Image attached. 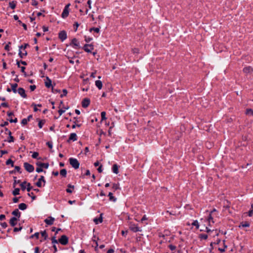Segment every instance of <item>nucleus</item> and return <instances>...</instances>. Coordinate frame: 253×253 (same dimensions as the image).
I'll list each match as a JSON object with an SVG mask.
<instances>
[{"label": "nucleus", "mask_w": 253, "mask_h": 253, "mask_svg": "<svg viewBox=\"0 0 253 253\" xmlns=\"http://www.w3.org/2000/svg\"><path fill=\"white\" fill-rule=\"evenodd\" d=\"M70 164L75 169H78L80 167V163L75 158H71L69 159Z\"/></svg>", "instance_id": "1"}, {"label": "nucleus", "mask_w": 253, "mask_h": 253, "mask_svg": "<svg viewBox=\"0 0 253 253\" xmlns=\"http://www.w3.org/2000/svg\"><path fill=\"white\" fill-rule=\"evenodd\" d=\"M129 228L132 231L134 232H141L142 231L141 229L138 227L137 225L132 222L129 223Z\"/></svg>", "instance_id": "2"}, {"label": "nucleus", "mask_w": 253, "mask_h": 253, "mask_svg": "<svg viewBox=\"0 0 253 253\" xmlns=\"http://www.w3.org/2000/svg\"><path fill=\"white\" fill-rule=\"evenodd\" d=\"M70 5V4L69 3L65 6V7L62 12V13L61 14V16L63 18H65L68 16L69 13V7Z\"/></svg>", "instance_id": "3"}, {"label": "nucleus", "mask_w": 253, "mask_h": 253, "mask_svg": "<svg viewBox=\"0 0 253 253\" xmlns=\"http://www.w3.org/2000/svg\"><path fill=\"white\" fill-rule=\"evenodd\" d=\"M59 242L63 245H66L68 243V238L66 235H62L59 239Z\"/></svg>", "instance_id": "4"}, {"label": "nucleus", "mask_w": 253, "mask_h": 253, "mask_svg": "<svg viewBox=\"0 0 253 253\" xmlns=\"http://www.w3.org/2000/svg\"><path fill=\"white\" fill-rule=\"evenodd\" d=\"M24 167L25 169L29 172H32L34 170V167L32 165H30L28 163H25L24 164Z\"/></svg>", "instance_id": "5"}, {"label": "nucleus", "mask_w": 253, "mask_h": 253, "mask_svg": "<svg viewBox=\"0 0 253 253\" xmlns=\"http://www.w3.org/2000/svg\"><path fill=\"white\" fill-rule=\"evenodd\" d=\"M203 219H201L200 222H199L197 220H195L194 222L192 223V225H194L196 227L197 229L199 228L200 225L202 226L203 225L204 226H205V225L204 224Z\"/></svg>", "instance_id": "6"}, {"label": "nucleus", "mask_w": 253, "mask_h": 253, "mask_svg": "<svg viewBox=\"0 0 253 253\" xmlns=\"http://www.w3.org/2000/svg\"><path fill=\"white\" fill-rule=\"evenodd\" d=\"M84 50L87 52H90L93 49V46L91 44H86L84 46Z\"/></svg>", "instance_id": "7"}, {"label": "nucleus", "mask_w": 253, "mask_h": 253, "mask_svg": "<svg viewBox=\"0 0 253 253\" xmlns=\"http://www.w3.org/2000/svg\"><path fill=\"white\" fill-rule=\"evenodd\" d=\"M59 38L62 41H64L67 38V34L65 31H62L59 33Z\"/></svg>", "instance_id": "8"}, {"label": "nucleus", "mask_w": 253, "mask_h": 253, "mask_svg": "<svg viewBox=\"0 0 253 253\" xmlns=\"http://www.w3.org/2000/svg\"><path fill=\"white\" fill-rule=\"evenodd\" d=\"M42 182H43L44 184L45 183L43 176H41L40 178L39 179L38 181L36 183V185L39 187H41L42 186ZM43 185H44V184Z\"/></svg>", "instance_id": "9"}, {"label": "nucleus", "mask_w": 253, "mask_h": 253, "mask_svg": "<svg viewBox=\"0 0 253 253\" xmlns=\"http://www.w3.org/2000/svg\"><path fill=\"white\" fill-rule=\"evenodd\" d=\"M89 103H90V100L88 98H85L84 99V100L82 101V106L84 108H86L88 106V105H89Z\"/></svg>", "instance_id": "10"}, {"label": "nucleus", "mask_w": 253, "mask_h": 253, "mask_svg": "<svg viewBox=\"0 0 253 253\" xmlns=\"http://www.w3.org/2000/svg\"><path fill=\"white\" fill-rule=\"evenodd\" d=\"M17 92L22 97L26 98L27 97L26 94L25 93V91L23 88H19L18 89Z\"/></svg>", "instance_id": "11"}, {"label": "nucleus", "mask_w": 253, "mask_h": 253, "mask_svg": "<svg viewBox=\"0 0 253 253\" xmlns=\"http://www.w3.org/2000/svg\"><path fill=\"white\" fill-rule=\"evenodd\" d=\"M54 221V218L51 216L46 218L44 220V222L48 225H52Z\"/></svg>", "instance_id": "12"}, {"label": "nucleus", "mask_w": 253, "mask_h": 253, "mask_svg": "<svg viewBox=\"0 0 253 253\" xmlns=\"http://www.w3.org/2000/svg\"><path fill=\"white\" fill-rule=\"evenodd\" d=\"M103 214L101 213L99 218H95L93 219V221L96 224H98L99 223H102L103 221Z\"/></svg>", "instance_id": "13"}, {"label": "nucleus", "mask_w": 253, "mask_h": 253, "mask_svg": "<svg viewBox=\"0 0 253 253\" xmlns=\"http://www.w3.org/2000/svg\"><path fill=\"white\" fill-rule=\"evenodd\" d=\"M36 164L38 167H40L42 168H44L45 169H47L49 167L48 163H42L41 162H38Z\"/></svg>", "instance_id": "14"}, {"label": "nucleus", "mask_w": 253, "mask_h": 253, "mask_svg": "<svg viewBox=\"0 0 253 253\" xmlns=\"http://www.w3.org/2000/svg\"><path fill=\"white\" fill-rule=\"evenodd\" d=\"M77 140V134L75 133H72L70 134L69 140L68 141H69L70 140H72L73 141H75Z\"/></svg>", "instance_id": "15"}, {"label": "nucleus", "mask_w": 253, "mask_h": 253, "mask_svg": "<svg viewBox=\"0 0 253 253\" xmlns=\"http://www.w3.org/2000/svg\"><path fill=\"white\" fill-rule=\"evenodd\" d=\"M9 223L12 226H14L17 223V218L15 217H12L9 221Z\"/></svg>", "instance_id": "16"}, {"label": "nucleus", "mask_w": 253, "mask_h": 253, "mask_svg": "<svg viewBox=\"0 0 253 253\" xmlns=\"http://www.w3.org/2000/svg\"><path fill=\"white\" fill-rule=\"evenodd\" d=\"M95 85L99 89H101L102 88V83L101 81L97 80L95 81Z\"/></svg>", "instance_id": "17"}, {"label": "nucleus", "mask_w": 253, "mask_h": 253, "mask_svg": "<svg viewBox=\"0 0 253 253\" xmlns=\"http://www.w3.org/2000/svg\"><path fill=\"white\" fill-rule=\"evenodd\" d=\"M215 211V210H213V211H211V212L209 213V215L208 218L207 219H206V220H207L209 222V225H211V222L212 223H213V220H212V217H211V212H213V211Z\"/></svg>", "instance_id": "18"}, {"label": "nucleus", "mask_w": 253, "mask_h": 253, "mask_svg": "<svg viewBox=\"0 0 253 253\" xmlns=\"http://www.w3.org/2000/svg\"><path fill=\"white\" fill-rule=\"evenodd\" d=\"M45 85L49 88L51 86V81L48 77H46V81L45 82Z\"/></svg>", "instance_id": "19"}, {"label": "nucleus", "mask_w": 253, "mask_h": 253, "mask_svg": "<svg viewBox=\"0 0 253 253\" xmlns=\"http://www.w3.org/2000/svg\"><path fill=\"white\" fill-rule=\"evenodd\" d=\"M244 72L245 73H250L253 71V68L250 66L244 68Z\"/></svg>", "instance_id": "20"}, {"label": "nucleus", "mask_w": 253, "mask_h": 253, "mask_svg": "<svg viewBox=\"0 0 253 253\" xmlns=\"http://www.w3.org/2000/svg\"><path fill=\"white\" fill-rule=\"evenodd\" d=\"M112 170L114 173L118 174L119 173L118 166L117 164H114L113 166Z\"/></svg>", "instance_id": "21"}, {"label": "nucleus", "mask_w": 253, "mask_h": 253, "mask_svg": "<svg viewBox=\"0 0 253 253\" xmlns=\"http://www.w3.org/2000/svg\"><path fill=\"white\" fill-rule=\"evenodd\" d=\"M12 214L14 216H17L18 217L20 216V212L18 209H15L14 211H13L12 212Z\"/></svg>", "instance_id": "22"}, {"label": "nucleus", "mask_w": 253, "mask_h": 253, "mask_svg": "<svg viewBox=\"0 0 253 253\" xmlns=\"http://www.w3.org/2000/svg\"><path fill=\"white\" fill-rule=\"evenodd\" d=\"M72 44H73L74 46L79 47V42L78 40L74 38L72 41Z\"/></svg>", "instance_id": "23"}, {"label": "nucleus", "mask_w": 253, "mask_h": 253, "mask_svg": "<svg viewBox=\"0 0 253 253\" xmlns=\"http://www.w3.org/2000/svg\"><path fill=\"white\" fill-rule=\"evenodd\" d=\"M27 208V205L24 203H21L19 205V209L21 210H25Z\"/></svg>", "instance_id": "24"}, {"label": "nucleus", "mask_w": 253, "mask_h": 253, "mask_svg": "<svg viewBox=\"0 0 253 253\" xmlns=\"http://www.w3.org/2000/svg\"><path fill=\"white\" fill-rule=\"evenodd\" d=\"M17 86H18V85L17 84H11V90L13 91V92L14 93H16L17 92L16 88H17Z\"/></svg>", "instance_id": "25"}, {"label": "nucleus", "mask_w": 253, "mask_h": 253, "mask_svg": "<svg viewBox=\"0 0 253 253\" xmlns=\"http://www.w3.org/2000/svg\"><path fill=\"white\" fill-rule=\"evenodd\" d=\"M249 226H250V224L248 222H242L240 224V225L239 226L240 227H249Z\"/></svg>", "instance_id": "26"}, {"label": "nucleus", "mask_w": 253, "mask_h": 253, "mask_svg": "<svg viewBox=\"0 0 253 253\" xmlns=\"http://www.w3.org/2000/svg\"><path fill=\"white\" fill-rule=\"evenodd\" d=\"M60 174L63 176L66 177L67 175V170L66 169H62L60 171Z\"/></svg>", "instance_id": "27"}, {"label": "nucleus", "mask_w": 253, "mask_h": 253, "mask_svg": "<svg viewBox=\"0 0 253 253\" xmlns=\"http://www.w3.org/2000/svg\"><path fill=\"white\" fill-rule=\"evenodd\" d=\"M108 196L109 197L110 200L113 201L114 202H115L116 201V198H115L113 196V194L111 192L109 193Z\"/></svg>", "instance_id": "28"}, {"label": "nucleus", "mask_w": 253, "mask_h": 253, "mask_svg": "<svg viewBox=\"0 0 253 253\" xmlns=\"http://www.w3.org/2000/svg\"><path fill=\"white\" fill-rule=\"evenodd\" d=\"M27 54V53L26 51H25L24 52H22V51L19 49V55L21 58H23L24 56H26Z\"/></svg>", "instance_id": "29"}, {"label": "nucleus", "mask_w": 253, "mask_h": 253, "mask_svg": "<svg viewBox=\"0 0 253 253\" xmlns=\"http://www.w3.org/2000/svg\"><path fill=\"white\" fill-rule=\"evenodd\" d=\"M246 114L249 116H253V110L251 109H248L246 110Z\"/></svg>", "instance_id": "30"}, {"label": "nucleus", "mask_w": 253, "mask_h": 253, "mask_svg": "<svg viewBox=\"0 0 253 253\" xmlns=\"http://www.w3.org/2000/svg\"><path fill=\"white\" fill-rule=\"evenodd\" d=\"M20 189L19 188H15L12 192L13 195L16 196L19 194Z\"/></svg>", "instance_id": "31"}, {"label": "nucleus", "mask_w": 253, "mask_h": 253, "mask_svg": "<svg viewBox=\"0 0 253 253\" xmlns=\"http://www.w3.org/2000/svg\"><path fill=\"white\" fill-rule=\"evenodd\" d=\"M45 123V121L44 120H39V123H38V126L39 127L41 128H42L43 125H44Z\"/></svg>", "instance_id": "32"}, {"label": "nucleus", "mask_w": 253, "mask_h": 253, "mask_svg": "<svg viewBox=\"0 0 253 253\" xmlns=\"http://www.w3.org/2000/svg\"><path fill=\"white\" fill-rule=\"evenodd\" d=\"M27 184V182L26 181H24L23 182H22L21 184H20V186L21 187V189L23 190V191H24L26 189V185Z\"/></svg>", "instance_id": "33"}, {"label": "nucleus", "mask_w": 253, "mask_h": 253, "mask_svg": "<svg viewBox=\"0 0 253 253\" xmlns=\"http://www.w3.org/2000/svg\"><path fill=\"white\" fill-rule=\"evenodd\" d=\"M9 6L12 8V9H14L16 7V4L15 3L14 1H11V2H10L9 3Z\"/></svg>", "instance_id": "34"}, {"label": "nucleus", "mask_w": 253, "mask_h": 253, "mask_svg": "<svg viewBox=\"0 0 253 253\" xmlns=\"http://www.w3.org/2000/svg\"><path fill=\"white\" fill-rule=\"evenodd\" d=\"M6 164L7 165H11L12 167H13L14 165H13V161L12 160H11V159H8L6 161Z\"/></svg>", "instance_id": "35"}, {"label": "nucleus", "mask_w": 253, "mask_h": 253, "mask_svg": "<svg viewBox=\"0 0 253 253\" xmlns=\"http://www.w3.org/2000/svg\"><path fill=\"white\" fill-rule=\"evenodd\" d=\"M101 120H106L107 118L106 117V113L105 112H102L101 113Z\"/></svg>", "instance_id": "36"}, {"label": "nucleus", "mask_w": 253, "mask_h": 253, "mask_svg": "<svg viewBox=\"0 0 253 253\" xmlns=\"http://www.w3.org/2000/svg\"><path fill=\"white\" fill-rule=\"evenodd\" d=\"M41 235L45 240L47 238V234L45 230L41 232Z\"/></svg>", "instance_id": "37"}, {"label": "nucleus", "mask_w": 253, "mask_h": 253, "mask_svg": "<svg viewBox=\"0 0 253 253\" xmlns=\"http://www.w3.org/2000/svg\"><path fill=\"white\" fill-rule=\"evenodd\" d=\"M38 156H39V153L38 152H34L33 153L32 157L34 159H38Z\"/></svg>", "instance_id": "38"}, {"label": "nucleus", "mask_w": 253, "mask_h": 253, "mask_svg": "<svg viewBox=\"0 0 253 253\" xmlns=\"http://www.w3.org/2000/svg\"><path fill=\"white\" fill-rule=\"evenodd\" d=\"M200 237L202 239L206 240L208 238V235L207 234H203L200 235Z\"/></svg>", "instance_id": "39"}, {"label": "nucleus", "mask_w": 253, "mask_h": 253, "mask_svg": "<svg viewBox=\"0 0 253 253\" xmlns=\"http://www.w3.org/2000/svg\"><path fill=\"white\" fill-rule=\"evenodd\" d=\"M79 25H80V24L77 22H76L74 23V28H75V31H77L78 28L79 26Z\"/></svg>", "instance_id": "40"}, {"label": "nucleus", "mask_w": 253, "mask_h": 253, "mask_svg": "<svg viewBox=\"0 0 253 253\" xmlns=\"http://www.w3.org/2000/svg\"><path fill=\"white\" fill-rule=\"evenodd\" d=\"M113 188L115 190H118L119 189V184H113Z\"/></svg>", "instance_id": "41"}, {"label": "nucleus", "mask_w": 253, "mask_h": 253, "mask_svg": "<svg viewBox=\"0 0 253 253\" xmlns=\"http://www.w3.org/2000/svg\"><path fill=\"white\" fill-rule=\"evenodd\" d=\"M39 233L38 232L35 233L34 234L32 235L31 236V238H33L34 237H36L37 239L39 238Z\"/></svg>", "instance_id": "42"}, {"label": "nucleus", "mask_w": 253, "mask_h": 253, "mask_svg": "<svg viewBox=\"0 0 253 253\" xmlns=\"http://www.w3.org/2000/svg\"><path fill=\"white\" fill-rule=\"evenodd\" d=\"M67 94V91L66 89H64L63 90V94H61L60 97H63L64 96H66Z\"/></svg>", "instance_id": "43"}, {"label": "nucleus", "mask_w": 253, "mask_h": 253, "mask_svg": "<svg viewBox=\"0 0 253 253\" xmlns=\"http://www.w3.org/2000/svg\"><path fill=\"white\" fill-rule=\"evenodd\" d=\"M51 230H52V231H55L56 234H57L58 233V232L61 230V229L58 228V229H56V228L53 227H52Z\"/></svg>", "instance_id": "44"}, {"label": "nucleus", "mask_w": 253, "mask_h": 253, "mask_svg": "<svg viewBox=\"0 0 253 253\" xmlns=\"http://www.w3.org/2000/svg\"><path fill=\"white\" fill-rule=\"evenodd\" d=\"M169 247L170 249V250H171V251H174L176 249V247L175 246H174V245H169Z\"/></svg>", "instance_id": "45"}, {"label": "nucleus", "mask_w": 253, "mask_h": 253, "mask_svg": "<svg viewBox=\"0 0 253 253\" xmlns=\"http://www.w3.org/2000/svg\"><path fill=\"white\" fill-rule=\"evenodd\" d=\"M14 183H13V187H15V185L17 183H19L20 182V180H17L16 177H14Z\"/></svg>", "instance_id": "46"}, {"label": "nucleus", "mask_w": 253, "mask_h": 253, "mask_svg": "<svg viewBox=\"0 0 253 253\" xmlns=\"http://www.w3.org/2000/svg\"><path fill=\"white\" fill-rule=\"evenodd\" d=\"M52 244H57L58 243L57 240L56 239L55 237H53L51 239Z\"/></svg>", "instance_id": "47"}, {"label": "nucleus", "mask_w": 253, "mask_h": 253, "mask_svg": "<svg viewBox=\"0 0 253 253\" xmlns=\"http://www.w3.org/2000/svg\"><path fill=\"white\" fill-rule=\"evenodd\" d=\"M8 142H12L14 141V138L12 136H9L8 139Z\"/></svg>", "instance_id": "48"}, {"label": "nucleus", "mask_w": 253, "mask_h": 253, "mask_svg": "<svg viewBox=\"0 0 253 253\" xmlns=\"http://www.w3.org/2000/svg\"><path fill=\"white\" fill-rule=\"evenodd\" d=\"M28 122V121L26 119H23L21 121V124H23V125H25L27 124Z\"/></svg>", "instance_id": "49"}, {"label": "nucleus", "mask_w": 253, "mask_h": 253, "mask_svg": "<svg viewBox=\"0 0 253 253\" xmlns=\"http://www.w3.org/2000/svg\"><path fill=\"white\" fill-rule=\"evenodd\" d=\"M42 171H43V170H42V168L40 167H38V168H36V171L37 172H40Z\"/></svg>", "instance_id": "50"}, {"label": "nucleus", "mask_w": 253, "mask_h": 253, "mask_svg": "<svg viewBox=\"0 0 253 253\" xmlns=\"http://www.w3.org/2000/svg\"><path fill=\"white\" fill-rule=\"evenodd\" d=\"M27 191L29 192L31 190L32 187L31 186L30 184L29 183H27Z\"/></svg>", "instance_id": "51"}, {"label": "nucleus", "mask_w": 253, "mask_h": 253, "mask_svg": "<svg viewBox=\"0 0 253 253\" xmlns=\"http://www.w3.org/2000/svg\"><path fill=\"white\" fill-rule=\"evenodd\" d=\"M20 167L19 166H15V170L17 171L20 173H21V171H20Z\"/></svg>", "instance_id": "52"}, {"label": "nucleus", "mask_w": 253, "mask_h": 253, "mask_svg": "<svg viewBox=\"0 0 253 253\" xmlns=\"http://www.w3.org/2000/svg\"><path fill=\"white\" fill-rule=\"evenodd\" d=\"M7 153V152L5 150H1L0 151V157H1L3 154Z\"/></svg>", "instance_id": "53"}, {"label": "nucleus", "mask_w": 253, "mask_h": 253, "mask_svg": "<svg viewBox=\"0 0 253 253\" xmlns=\"http://www.w3.org/2000/svg\"><path fill=\"white\" fill-rule=\"evenodd\" d=\"M9 121L10 123H16L17 122V118H15L14 120H13L12 118H10L9 119Z\"/></svg>", "instance_id": "54"}, {"label": "nucleus", "mask_w": 253, "mask_h": 253, "mask_svg": "<svg viewBox=\"0 0 253 253\" xmlns=\"http://www.w3.org/2000/svg\"><path fill=\"white\" fill-rule=\"evenodd\" d=\"M65 112V110L60 109L58 110V113L60 116H61L63 114V113H64Z\"/></svg>", "instance_id": "55"}, {"label": "nucleus", "mask_w": 253, "mask_h": 253, "mask_svg": "<svg viewBox=\"0 0 253 253\" xmlns=\"http://www.w3.org/2000/svg\"><path fill=\"white\" fill-rule=\"evenodd\" d=\"M36 86L35 85H30V88L31 91H34L36 89Z\"/></svg>", "instance_id": "56"}, {"label": "nucleus", "mask_w": 253, "mask_h": 253, "mask_svg": "<svg viewBox=\"0 0 253 253\" xmlns=\"http://www.w3.org/2000/svg\"><path fill=\"white\" fill-rule=\"evenodd\" d=\"M29 45L28 43H26L24 44V45H21L19 46V49H21V48H23L24 49L26 48L27 46H28Z\"/></svg>", "instance_id": "57"}, {"label": "nucleus", "mask_w": 253, "mask_h": 253, "mask_svg": "<svg viewBox=\"0 0 253 253\" xmlns=\"http://www.w3.org/2000/svg\"><path fill=\"white\" fill-rule=\"evenodd\" d=\"M47 145L50 148H52V143L51 142H47L46 143Z\"/></svg>", "instance_id": "58"}, {"label": "nucleus", "mask_w": 253, "mask_h": 253, "mask_svg": "<svg viewBox=\"0 0 253 253\" xmlns=\"http://www.w3.org/2000/svg\"><path fill=\"white\" fill-rule=\"evenodd\" d=\"M87 4H88V7H89V9H91V8H92V7H91V0H88L87 1Z\"/></svg>", "instance_id": "59"}, {"label": "nucleus", "mask_w": 253, "mask_h": 253, "mask_svg": "<svg viewBox=\"0 0 253 253\" xmlns=\"http://www.w3.org/2000/svg\"><path fill=\"white\" fill-rule=\"evenodd\" d=\"M127 230H126V231H124V230L122 231V234L123 236H126V235L127 234Z\"/></svg>", "instance_id": "60"}, {"label": "nucleus", "mask_w": 253, "mask_h": 253, "mask_svg": "<svg viewBox=\"0 0 253 253\" xmlns=\"http://www.w3.org/2000/svg\"><path fill=\"white\" fill-rule=\"evenodd\" d=\"M1 226H2V227H3L4 228H5L7 226V224L6 222H3L1 224Z\"/></svg>", "instance_id": "61"}, {"label": "nucleus", "mask_w": 253, "mask_h": 253, "mask_svg": "<svg viewBox=\"0 0 253 253\" xmlns=\"http://www.w3.org/2000/svg\"><path fill=\"white\" fill-rule=\"evenodd\" d=\"M52 92L53 93H57V92H60V90H58V89H54L53 87L52 88Z\"/></svg>", "instance_id": "62"}, {"label": "nucleus", "mask_w": 253, "mask_h": 253, "mask_svg": "<svg viewBox=\"0 0 253 253\" xmlns=\"http://www.w3.org/2000/svg\"><path fill=\"white\" fill-rule=\"evenodd\" d=\"M5 218V216L4 214L0 215V220H2Z\"/></svg>", "instance_id": "63"}, {"label": "nucleus", "mask_w": 253, "mask_h": 253, "mask_svg": "<svg viewBox=\"0 0 253 253\" xmlns=\"http://www.w3.org/2000/svg\"><path fill=\"white\" fill-rule=\"evenodd\" d=\"M102 165H101L98 169H97V170L99 172H101L102 171Z\"/></svg>", "instance_id": "64"}]
</instances>
